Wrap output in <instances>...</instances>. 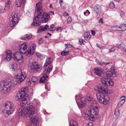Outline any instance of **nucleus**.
I'll return each instance as SVG.
<instances>
[{
    "mask_svg": "<svg viewBox=\"0 0 126 126\" xmlns=\"http://www.w3.org/2000/svg\"><path fill=\"white\" fill-rule=\"evenodd\" d=\"M114 0L117 2H119L120 1V0Z\"/></svg>",
    "mask_w": 126,
    "mask_h": 126,
    "instance_id": "nucleus-64",
    "label": "nucleus"
},
{
    "mask_svg": "<svg viewBox=\"0 0 126 126\" xmlns=\"http://www.w3.org/2000/svg\"><path fill=\"white\" fill-rule=\"evenodd\" d=\"M55 25L53 24H51L50 25L49 28H48V30L49 31H54L55 29Z\"/></svg>",
    "mask_w": 126,
    "mask_h": 126,
    "instance_id": "nucleus-31",
    "label": "nucleus"
},
{
    "mask_svg": "<svg viewBox=\"0 0 126 126\" xmlns=\"http://www.w3.org/2000/svg\"><path fill=\"white\" fill-rule=\"evenodd\" d=\"M36 45L35 44L32 45L29 48L28 50L26 53L27 55L29 56L33 54L35 51Z\"/></svg>",
    "mask_w": 126,
    "mask_h": 126,
    "instance_id": "nucleus-16",
    "label": "nucleus"
},
{
    "mask_svg": "<svg viewBox=\"0 0 126 126\" xmlns=\"http://www.w3.org/2000/svg\"><path fill=\"white\" fill-rule=\"evenodd\" d=\"M50 12L52 13L53 15L54 14V12L53 11H50Z\"/></svg>",
    "mask_w": 126,
    "mask_h": 126,
    "instance_id": "nucleus-62",
    "label": "nucleus"
},
{
    "mask_svg": "<svg viewBox=\"0 0 126 126\" xmlns=\"http://www.w3.org/2000/svg\"><path fill=\"white\" fill-rule=\"evenodd\" d=\"M53 61V60L52 58H48L46 60V62L44 64V67H46L47 66L51 63Z\"/></svg>",
    "mask_w": 126,
    "mask_h": 126,
    "instance_id": "nucleus-24",
    "label": "nucleus"
},
{
    "mask_svg": "<svg viewBox=\"0 0 126 126\" xmlns=\"http://www.w3.org/2000/svg\"><path fill=\"white\" fill-rule=\"evenodd\" d=\"M95 61L98 64H100L101 63L97 59H95Z\"/></svg>",
    "mask_w": 126,
    "mask_h": 126,
    "instance_id": "nucleus-56",
    "label": "nucleus"
},
{
    "mask_svg": "<svg viewBox=\"0 0 126 126\" xmlns=\"http://www.w3.org/2000/svg\"><path fill=\"white\" fill-rule=\"evenodd\" d=\"M52 65H49L48 68L44 71V73L45 74L47 73H50V71L52 70Z\"/></svg>",
    "mask_w": 126,
    "mask_h": 126,
    "instance_id": "nucleus-30",
    "label": "nucleus"
},
{
    "mask_svg": "<svg viewBox=\"0 0 126 126\" xmlns=\"http://www.w3.org/2000/svg\"><path fill=\"white\" fill-rule=\"evenodd\" d=\"M32 114H30V122L34 125H38L39 123V121L38 118L36 116L33 115Z\"/></svg>",
    "mask_w": 126,
    "mask_h": 126,
    "instance_id": "nucleus-15",
    "label": "nucleus"
},
{
    "mask_svg": "<svg viewBox=\"0 0 126 126\" xmlns=\"http://www.w3.org/2000/svg\"><path fill=\"white\" fill-rule=\"evenodd\" d=\"M112 126H117V125L116 123L113 124Z\"/></svg>",
    "mask_w": 126,
    "mask_h": 126,
    "instance_id": "nucleus-60",
    "label": "nucleus"
},
{
    "mask_svg": "<svg viewBox=\"0 0 126 126\" xmlns=\"http://www.w3.org/2000/svg\"><path fill=\"white\" fill-rule=\"evenodd\" d=\"M87 10V12L88 13V14H90V12L89 11V10Z\"/></svg>",
    "mask_w": 126,
    "mask_h": 126,
    "instance_id": "nucleus-61",
    "label": "nucleus"
},
{
    "mask_svg": "<svg viewBox=\"0 0 126 126\" xmlns=\"http://www.w3.org/2000/svg\"><path fill=\"white\" fill-rule=\"evenodd\" d=\"M43 42V40L41 38H40L39 40L38 43L39 44H41Z\"/></svg>",
    "mask_w": 126,
    "mask_h": 126,
    "instance_id": "nucleus-50",
    "label": "nucleus"
},
{
    "mask_svg": "<svg viewBox=\"0 0 126 126\" xmlns=\"http://www.w3.org/2000/svg\"><path fill=\"white\" fill-rule=\"evenodd\" d=\"M72 21V18L70 16L68 17L67 19V24L70 23Z\"/></svg>",
    "mask_w": 126,
    "mask_h": 126,
    "instance_id": "nucleus-38",
    "label": "nucleus"
},
{
    "mask_svg": "<svg viewBox=\"0 0 126 126\" xmlns=\"http://www.w3.org/2000/svg\"><path fill=\"white\" fill-rule=\"evenodd\" d=\"M32 105H30L29 104V105L30 106H32L33 108H34V106L35 107V108H38V107H39L40 105V102L38 101L35 100H34L32 101Z\"/></svg>",
    "mask_w": 126,
    "mask_h": 126,
    "instance_id": "nucleus-21",
    "label": "nucleus"
},
{
    "mask_svg": "<svg viewBox=\"0 0 126 126\" xmlns=\"http://www.w3.org/2000/svg\"><path fill=\"white\" fill-rule=\"evenodd\" d=\"M10 20L11 21L10 22V27H14L16 24L18 22V17L17 15L15 12H13L12 14L10 17Z\"/></svg>",
    "mask_w": 126,
    "mask_h": 126,
    "instance_id": "nucleus-7",
    "label": "nucleus"
},
{
    "mask_svg": "<svg viewBox=\"0 0 126 126\" xmlns=\"http://www.w3.org/2000/svg\"><path fill=\"white\" fill-rule=\"evenodd\" d=\"M37 82H34V81H29V83L30 84V85L32 87L34 86L37 83Z\"/></svg>",
    "mask_w": 126,
    "mask_h": 126,
    "instance_id": "nucleus-36",
    "label": "nucleus"
},
{
    "mask_svg": "<svg viewBox=\"0 0 126 126\" xmlns=\"http://www.w3.org/2000/svg\"><path fill=\"white\" fill-rule=\"evenodd\" d=\"M30 81H32L37 82V78L36 77L33 76L31 78V79Z\"/></svg>",
    "mask_w": 126,
    "mask_h": 126,
    "instance_id": "nucleus-37",
    "label": "nucleus"
},
{
    "mask_svg": "<svg viewBox=\"0 0 126 126\" xmlns=\"http://www.w3.org/2000/svg\"><path fill=\"white\" fill-rule=\"evenodd\" d=\"M120 46L121 44H117L114 47H115V48L116 47L118 48H120Z\"/></svg>",
    "mask_w": 126,
    "mask_h": 126,
    "instance_id": "nucleus-53",
    "label": "nucleus"
},
{
    "mask_svg": "<svg viewBox=\"0 0 126 126\" xmlns=\"http://www.w3.org/2000/svg\"><path fill=\"white\" fill-rule=\"evenodd\" d=\"M62 27H58L57 28V29H56V31H59L60 32H61L62 31Z\"/></svg>",
    "mask_w": 126,
    "mask_h": 126,
    "instance_id": "nucleus-49",
    "label": "nucleus"
},
{
    "mask_svg": "<svg viewBox=\"0 0 126 126\" xmlns=\"http://www.w3.org/2000/svg\"><path fill=\"white\" fill-rule=\"evenodd\" d=\"M101 81L105 87L107 86L108 84L110 86H112L113 84V82L111 79L108 77H103L101 79Z\"/></svg>",
    "mask_w": 126,
    "mask_h": 126,
    "instance_id": "nucleus-11",
    "label": "nucleus"
},
{
    "mask_svg": "<svg viewBox=\"0 0 126 126\" xmlns=\"http://www.w3.org/2000/svg\"><path fill=\"white\" fill-rule=\"evenodd\" d=\"M48 26L47 25H46L45 26H40L38 31L37 32L38 33H39L41 32H43L47 30L48 28Z\"/></svg>",
    "mask_w": 126,
    "mask_h": 126,
    "instance_id": "nucleus-22",
    "label": "nucleus"
},
{
    "mask_svg": "<svg viewBox=\"0 0 126 126\" xmlns=\"http://www.w3.org/2000/svg\"><path fill=\"white\" fill-rule=\"evenodd\" d=\"M32 37V36L30 34H27L24 36V37H22L21 39L22 40H26L27 39H30Z\"/></svg>",
    "mask_w": 126,
    "mask_h": 126,
    "instance_id": "nucleus-28",
    "label": "nucleus"
},
{
    "mask_svg": "<svg viewBox=\"0 0 126 126\" xmlns=\"http://www.w3.org/2000/svg\"><path fill=\"white\" fill-rule=\"evenodd\" d=\"M48 77V76L46 74L44 75L43 77L40 79V82L42 83H44L47 80Z\"/></svg>",
    "mask_w": 126,
    "mask_h": 126,
    "instance_id": "nucleus-26",
    "label": "nucleus"
},
{
    "mask_svg": "<svg viewBox=\"0 0 126 126\" xmlns=\"http://www.w3.org/2000/svg\"><path fill=\"white\" fill-rule=\"evenodd\" d=\"M19 49V51L22 53L24 54L27 51V45L25 43H23L21 45Z\"/></svg>",
    "mask_w": 126,
    "mask_h": 126,
    "instance_id": "nucleus-17",
    "label": "nucleus"
},
{
    "mask_svg": "<svg viewBox=\"0 0 126 126\" xmlns=\"http://www.w3.org/2000/svg\"><path fill=\"white\" fill-rule=\"evenodd\" d=\"M61 54L62 56H65L68 54V53L65 51V50L62 51L61 53Z\"/></svg>",
    "mask_w": 126,
    "mask_h": 126,
    "instance_id": "nucleus-40",
    "label": "nucleus"
},
{
    "mask_svg": "<svg viewBox=\"0 0 126 126\" xmlns=\"http://www.w3.org/2000/svg\"><path fill=\"white\" fill-rule=\"evenodd\" d=\"M13 59L15 61H17L19 63H23L24 61L22 54L19 52H15L14 53Z\"/></svg>",
    "mask_w": 126,
    "mask_h": 126,
    "instance_id": "nucleus-10",
    "label": "nucleus"
},
{
    "mask_svg": "<svg viewBox=\"0 0 126 126\" xmlns=\"http://www.w3.org/2000/svg\"><path fill=\"white\" fill-rule=\"evenodd\" d=\"M94 89L95 90L99 92V93L102 94L107 93L108 92L107 89L102 86H95L94 87Z\"/></svg>",
    "mask_w": 126,
    "mask_h": 126,
    "instance_id": "nucleus-13",
    "label": "nucleus"
},
{
    "mask_svg": "<svg viewBox=\"0 0 126 126\" xmlns=\"http://www.w3.org/2000/svg\"><path fill=\"white\" fill-rule=\"evenodd\" d=\"M91 32H92V34L94 36L95 35V32L94 31L91 30Z\"/></svg>",
    "mask_w": 126,
    "mask_h": 126,
    "instance_id": "nucleus-55",
    "label": "nucleus"
},
{
    "mask_svg": "<svg viewBox=\"0 0 126 126\" xmlns=\"http://www.w3.org/2000/svg\"><path fill=\"white\" fill-rule=\"evenodd\" d=\"M119 27H121V25L119 26H117L116 27V29H121V28H119Z\"/></svg>",
    "mask_w": 126,
    "mask_h": 126,
    "instance_id": "nucleus-59",
    "label": "nucleus"
},
{
    "mask_svg": "<svg viewBox=\"0 0 126 126\" xmlns=\"http://www.w3.org/2000/svg\"><path fill=\"white\" fill-rule=\"evenodd\" d=\"M75 100L78 107H81L84 106L87 100L84 97L82 96L81 95L75 96Z\"/></svg>",
    "mask_w": 126,
    "mask_h": 126,
    "instance_id": "nucleus-6",
    "label": "nucleus"
},
{
    "mask_svg": "<svg viewBox=\"0 0 126 126\" xmlns=\"http://www.w3.org/2000/svg\"><path fill=\"white\" fill-rule=\"evenodd\" d=\"M103 19H102L101 18L100 19V20L99 21V22H101L102 24H103Z\"/></svg>",
    "mask_w": 126,
    "mask_h": 126,
    "instance_id": "nucleus-58",
    "label": "nucleus"
},
{
    "mask_svg": "<svg viewBox=\"0 0 126 126\" xmlns=\"http://www.w3.org/2000/svg\"><path fill=\"white\" fill-rule=\"evenodd\" d=\"M30 68L33 71L37 72L40 71L42 69V65L39 63L35 62L32 63Z\"/></svg>",
    "mask_w": 126,
    "mask_h": 126,
    "instance_id": "nucleus-8",
    "label": "nucleus"
},
{
    "mask_svg": "<svg viewBox=\"0 0 126 126\" xmlns=\"http://www.w3.org/2000/svg\"><path fill=\"white\" fill-rule=\"evenodd\" d=\"M124 13L123 12H121L120 13V15H121V17H123L124 16Z\"/></svg>",
    "mask_w": 126,
    "mask_h": 126,
    "instance_id": "nucleus-57",
    "label": "nucleus"
},
{
    "mask_svg": "<svg viewBox=\"0 0 126 126\" xmlns=\"http://www.w3.org/2000/svg\"><path fill=\"white\" fill-rule=\"evenodd\" d=\"M21 91L17 93L16 99L18 100H21L22 101L21 105L22 107L18 111V114L19 116L22 117L28 114L30 116L34 113V108L32 106H30V101L27 98L28 95L26 94L28 90L27 87L22 88Z\"/></svg>",
    "mask_w": 126,
    "mask_h": 126,
    "instance_id": "nucleus-1",
    "label": "nucleus"
},
{
    "mask_svg": "<svg viewBox=\"0 0 126 126\" xmlns=\"http://www.w3.org/2000/svg\"><path fill=\"white\" fill-rule=\"evenodd\" d=\"M87 100L92 105L86 112H84V116L86 119L94 121L95 120V117H96L98 114V105L96 101L90 96H87Z\"/></svg>",
    "mask_w": 126,
    "mask_h": 126,
    "instance_id": "nucleus-3",
    "label": "nucleus"
},
{
    "mask_svg": "<svg viewBox=\"0 0 126 126\" xmlns=\"http://www.w3.org/2000/svg\"><path fill=\"white\" fill-rule=\"evenodd\" d=\"M18 82L16 80H9L6 81H2L0 83V90L4 93H8L14 88Z\"/></svg>",
    "mask_w": 126,
    "mask_h": 126,
    "instance_id": "nucleus-4",
    "label": "nucleus"
},
{
    "mask_svg": "<svg viewBox=\"0 0 126 126\" xmlns=\"http://www.w3.org/2000/svg\"><path fill=\"white\" fill-rule=\"evenodd\" d=\"M18 70L19 71L20 73L17 74V78L18 79V82L19 81L21 82L24 80L26 77V74L24 72H22L21 69H19Z\"/></svg>",
    "mask_w": 126,
    "mask_h": 126,
    "instance_id": "nucleus-12",
    "label": "nucleus"
},
{
    "mask_svg": "<svg viewBox=\"0 0 126 126\" xmlns=\"http://www.w3.org/2000/svg\"><path fill=\"white\" fill-rule=\"evenodd\" d=\"M48 85H45V88L46 89H47L48 90H50V88L49 87H48Z\"/></svg>",
    "mask_w": 126,
    "mask_h": 126,
    "instance_id": "nucleus-52",
    "label": "nucleus"
},
{
    "mask_svg": "<svg viewBox=\"0 0 126 126\" xmlns=\"http://www.w3.org/2000/svg\"><path fill=\"white\" fill-rule=\"evenodd\" d=\"M7 10H6V8H5L2 9L0 10V13H2L4 12H6Z\"/></svg>",
    "mask_w": 126,
    "mask_h": 126,
    "instance_id": "nucleus-43",
    "label": "nucleus"
},
{
    "mask_svg": "<svg viewBox=\"0 0 126 126\" xmlns=\"http://www.w3.org/2000/svg\"><path fill=\"white\" fill-rule=\"evenodd\" d=\"M18 65L16 62H13L9 65L10 68L13 71H15L17 69Z\"/></svg>",
    "mask_w": 126,
    "mask_h": 126,
    "instance_id": "nucleus-20",
    "label": "nucleus"
},
{
    "mask_svg": "<svg viewBox=\"0 0 126 126\" xmlns=\"http://www.w3.org/2000/svg\"><path fill=\"white\" fill-rule=\"evenodd\" d=\"M96 97L100 103L104 105H106L108 103V100L105 97L103 94L98 93L96 94Z\"/></svg>",
    "mask_w": 126,
    "mask_h": 126,
    "instance_id": "nucleus-9",
    "label": "nucleus"
},
{
    "mask_svg": "<svg viewBox=\"0 0 126 126\" xmlns=\"http://www.w3.org/2000/svg\"><path fill=\"white\" fill-rule=\"evenodd\" d=\"M116 48H115V47H113L110 49L109 51V53H110L112 52L113 51H114Z\"/></svg>",
    "mask_w": 126,
    "mask_h": 126,
    "instance_id": "nucleus-44",
    "label": "nucleus"
},
{
    "mask_svg": "<svg viewBox=\"0 0 126 126\" xmlns=\"http://www.w3.org/2000/svg\"><path fill=\"white\" fill-rule=\"evenodd\" d=\"M69 126H78L77 123L75 121L72 120L69 122Z\"/></svg>",
    "mask_w": 126,
    "mask_h": 126,
    "instance_id": "nucleus-29",
    "label": "nucleus"
},
{
    "mask_svg": "<svg viewBox=\"0 0 126 126\" xmlns=\"http://www.w3.org/2000/svg\"><path fill=\"white\" fill-rule=\"evenodd\" d=\"M35 13L33 22L31 24L32 26H39L41 23L47 22L50 17L48 14L43 12L40 2L36 4Z\"/></svg>",
    "mask_w": 126,
    "mask_h": 126,
    "instance_id": "nucleus-2",
    "label": "nucleus"
},
{
    "mask_svg": "<svg viewBox=\"0 0 126 126\" xmlns=\"http://www.w3.org/2000/svg\"><path fill=\"white\" fill-rule=\"evenodd\" d=\"M11 3V1L10 0H8L6 4L5 5V7L6 10H8L9 7V4Z\"/></svg>",
    "mask_w": 126,
    "mask_h": 126,
    "instance_id": "nucleus-34",
    "label": "nucleus"
},
{
    "mask_svg": "<svg viewBox=\"0 0 126 126\" xmlns=\"http://www.w3.org/2000/svg\"><path fill=\"white\" fill-rule=\"evenodd\" d=\"M63 16H68V14L66 12H64L63 13Z\"/></svg>",
    "mask_w": 126,
    "mask_h": 126,
    "instance_id": "nucleus-51",
    "label": "nucleus"
},
{
    "mask_svg": "<svg viewBox=\"0 0 126 126\" xmlns=\"http://www.w3.org/2000/svg\"><path fill=\"white\" fill-rule=\"evenodd\" d=\"M124 102H123V101L120 100L117 106L116 109L119 108L123 104Z\"/></svg>",
    "mask_w": 126,
    "mask_h": 126,
    "instance_id": "nucleus-33",
    "label": "nucleus"
},
{
    "mask_svg": "<svg viewBox=\"0 0 126 126\" xmlns=\"http://www.w3.org/2000/svg\"><path fill=\"white\" fill-rule=\"evenodd\" d=\"M6 55L4 57L3 60L7 62L10 61L12 57V52L10 50H7L6 52Z\"/></svg>",
    "mask_w": 126,
    "mask_h": 126,
    "instance_id": "nucleus-14",
    "label": "nucleus"
},
{
    "mask_svg": "<svg viewBox=\"0 0 126 126\" xmlns=\"http://www.w3.org/2000/svg\"><path fill=\"white\" fill-rule=\"evenodd\" d=\"M87 12V10H86V12H85L84 13V15H85L86 14Z\"/></svg>",
    "mask_w": 126,
    "mask_h": 126,
    "instance_id": "nucleus-63",
    "label": "nucleus"
},
{
    "mask_svg": "<svg viewBox=\"0 0 126 126\" xmlns=\"http://www.w3.org/2000/svg\"><path fill=\"white\" fill-rule=\"evenodd\" d=\"M25 0H16V6L17 7L20 6L25 3Z\"/></svg>",
    "mask_w": 126,
    "mask_h": 126,
    "instance_id": "nucleus-23",
    "label": "nucleus"
},
{
    "mask_svg": "<svg viewBox=\"0 0 126 126\" xmlns=\"http://www.w3.org/2000/svg\"><path fill=\"white\" fill-rule=\"evenodd\" d=\"M87 126H93L92 123V122L88 123Z\"/></svg>",
    "mask_w": 126,
    "mask_h": 126,
    "instance_id": "nucleus-54",
    "label": "nucleus"
},
{
    "mask_svg": "<svg viewBox=\"0 0 126 126\" xmlns=\"http://www.w3.org/2000/svg\"><path fill=\"white\" fill-rule=\"evenodd\" d=\"M83 36L85 39L87 40H88L90 39L91 37V35L90 34V33L89 32L85 33L83 35Z\"/></svg>",
    "mask_w": 126,
    "mask_h": 126,
    "instance_id": "nucleus-27",
    "label": "nucleus"
},
{
    "mask_svg": "<svg viewBox=\"0 0 126 126\" xmlns=\"http://www.w3.org/2000/svg\"><path fill=\"white\" fill-rule=\"evenodd\" d=\"M14 104L11 102H6L3 105L4 114L8 115L12 114L14 110Z\"/></svg>",
    "mask_w": 126,
    "mask_h": 126,
    "instance_id": "nucleus-5",
    "label": "nucleus"
},
{
    "mask_svg": "<svg viewBox=\"0 0 126 126\" xmlns=\"http://www.w3.org/2000/svg\"><path fill=\"white\" fill-rule=\"evenodd\" d=\"M126 47V46L125 45H124L123 44H121L120 46L121 47L120 48L121 49L123 50Z\"/></svg>",
    "mask_w": 126,
    "mask_h": 126,
    "instance_id": "nucleus-42",
    "label": "nucleus"
},
{
    "mask_svg": "<svg viewBox=\"0 0 126 126\" xmlns=\"http://www.w3.org/2000/svg\"><path fill=\"white\" fill-rule=\"evenodd\" d=\"M119 28H121V30L120 31H124L126 30H123L124 28H126V24H123L121 25V27H119Z\"/></svg>",
    "mask_w": 126,
    "mask_h": 126,
    "instance_id": "nucleus-35",
    "label": "nucleus"
},
{
    "mask_svg": "<svg viewBox=\"0 0 126 126\" xmlns=\"http://www.w3.org/2000/svg\"><path fill=\"white\" fill-rule=\"evenodd\" d=\"M64 50L69 54V52L70 51L71 49L68 47H66Z\"/></svg>",
    "mask_w": 126,
    "mask_h": 126,
    "instance_id": "nucleus-45",
    "label": "nucleus"
},
{
    "mask_svg": "<svg viewBox=\"0 0 126 126\" xmlns=\"http://www.w3.org/2000/svg\"><path fill=\"white\" fill-rule=\"evenodd\" d=\"M120 100H122L123 102L125 101V96H123L121 97L120 98Z\"/></svg>",
    "mask_w": 126,
    "mask_h": 126,
    "instance_id": "nucleus-46",
    "label": "nucleus"
},
{
    "mask_svg": "<svg viewBox=\"0 0 126 126\" xmlns=\"http://www.w3.org/2000/svg\"><path fill=\"white\" fill-rule=\"evenodd\" d=\"M36 55L37 57L39 58L41 56V55L39 53L37 52L36 53Z\"/></svg>",
    "mask_w": 126,
    "mask_h": 126,
    "instance_id": "nucleus-48",
    "label": "nucleus"
},
{
    "mask_svg": "<svg viewBox=\"0 0 126 126\" xmlns=\"http://www.w3.org/2000/svg\"><path fill=\"white\" fill-rule=\"evenodd\" d=\"M94 10L96 12H98L100 11L101 6L99 4H96L94 6Z\"/></svg>",
    "mask_w": 126,
    "mask_h": 126,
    "instance_id": "nucleus-25",
    "label": "nucleus"
},
{
    "mask_svg": "<svg viewBox=\"0 0 126 126\" xmlns=\"http://www.w3.org/2000/svg\"><path fill=\"white\" fill-rule=\"evenodd\" d=\"M107 70L106 69L107 71L105 72V73L106 75L108 76L111 77L112 75L114 73V68L112 67L110 69Z\"/></svg>",
    "mask_w": 126,
    "mask_h": 126,
    "instance_id": "nucleus-19",
    "label": "nucleus"
},
{
    "mask_svg": "<svg viewBox=\"0 0 126 126\" xmlns=\"http://www.w3.org/2000/svg\"><path fill=\"white\" fill-rule=\"evenodd\" d=\"M85 42V41L84 40L82 39H79V43L80 45L83 44H84V42Z\"/></svg>",
    "mask_w": 126,
    "mask_h": 126,
    "instance_id": "nucleus-41",
    "label": "nucleus"
},
{
    "mask_svg": "<svg viewBox=\"0 0 126 126\" xmlns=\"http://www.w3.org/2000/svg\"><path fill=\"white\" fill-rule=\"evenodd\" d=\"M65 45L67 47H73V46L72 45L70 44L69 43H68L67 44H65Z\"/></svg>",
    "mask_w": 126,
    "mask_h": 126,
    "instance_id": "nucleus-47",
    "label": "nucleus"
},
{
    "mask_svg": "<svg viewBox=\"0 0 126 126\" xmlns=\"http://www.w3.org/2000/svg\"><path fill=\"white\" fill-rule=\"evenodd\" d=\"M95 73L97 76L99 77L104 76V74L103 70L100 67H97L94 69Z\"/></svg>",
    "mask_w": 126,
    "mask_h": 126,
    "instance_id": "nucleus-18",
    "label": "nucleus"
},
{
    "mask_svg": "<svg viewBox=\"0 0 126 126\" xmlns=\"http://www.w3.org/2000/svg\"><path fill=\"white\" fill-rule=\"evenodd\" d=\"M110 7L112 9H113L115 7V5L113 2H111L110 4Z\"/></svg>",
    "mask_w": 126,
    "mask_h": 126,
    "instance_id": "nucleus-39",
    "label": "nucleus"
},
{
    "mask_svg": "<svg viewBox=\"0 0 126 126\" xmlns=\"http://www.w3.org/2000/svg\"><path fill=\"white\" fill-rule=\"evenodd\" d=\"M118 109H116L114 113V115L117 118H118L119 115V111Z\"/></svg>",
    "mask_w": 126,
    "mask_h": 126,
    "instance_id": "nucleus-32",
    "label": "nucleus"
}]
</instances>
